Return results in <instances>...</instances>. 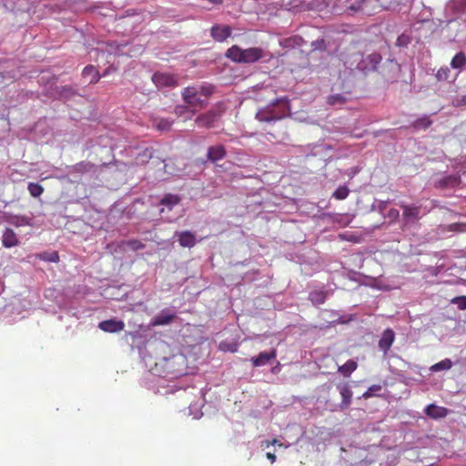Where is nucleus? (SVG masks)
<instances>
[{"mask_svg": "<svg viewBox=\"0 0 466 466\" xmlns=\"http://www.w3.org/2000/svg\"><path fill=\"white\" fill-rule=\"evenodd\" d=\"M290 115V99L288 96H280L271 100L266 106L259 108L255 118L259 122L274 124Z\"/></svg>", "mask_w": 466, "mask_h": 466, "instance_id": "nucleus-2", "label": "nucleus"}, {"mask_svg": "<svg viewBox=\"0 0 466 466\" xmlns=\"http://www.w3.org/2000/svg\"><path fill=\"white\" fill-rule=\"evenodd\" d=\"M402 208V221L403 226H410L416 224L422 217L421 208L417 205H408L400 203Z\"/></svg>", "mask_w": 466, "mask_h": 466, "instance_id": "nucleus-7", "label": "nucleus"}, {"mask_svg": "<svg viewBox=\"0 0 466 466\" xmlns=\"http://www.w3.org/2000/svg\"><path fill=\"white\" fill-rule=\"evenodd\" d=\"M40 259L47 262H58L59 261V255L56 251L53 252H44L39 255Z\"/></svg>", "mask_w": 466, "mask_h": 466, "instance_id": "nucleus-42", "label": "nucleus"}, {"mask_svg": "<svg viewBox=\"0 0 466 466\" xmlns=\"http://www.w3.org/2000/svg\"><path fill=\"white\" fill-rule=\"evenodd\" d=\"M382 56L378 52L365 54L354 52L346 56L344 66L351 72H358L362 76L375 72L381 63Z\"/></svg>", "mask_w": 466, "mask_h": 466, "instance_id": "nucleus-3", "label": "nucleus"}, {"mask_svg": "<svg viewBox=\"0 0 466 466\" xmlns=\"http://www.w3.org/2000/svg\"><path fill=\"white\" fill-rule=\"evenodd\" d=\"M19 243L18 238L15 231L10 228H6L2 235V244L5 248H10L13 247L17 246Z\"/></svg>", "mask_w": 466, "mask_h": 466, "instance_id": "nucleus-26", "label": "nucleus"}, {"mask_svg": "<svg viewBox=\"0 0 466 466\" xmlns=\"http://www.w3.org/2000/svg\"><path fill=\"white\" fill-rule=\"evenodd\" d=\"M127 246L134 251L141 250L146 248V245L138 239H129L127 241Z\"/></svg>", "mask_w": 466, "mask_h": 466, "instance_id": "nucleus-44", "label": "nucleus"}, {"mask_svg": "<svg viewBox=\"0 0 466 466\" xmlns=\"http://www.w3.org/2000/svg\"><path fill=\"white\" fill-rule=\"evenodd\" d=\"M176 317V312L168 308L163 309L151 319L152 326H163L169 324Z\"/></svg>", "mask_w": 466, "mask_h": 466, "instance_id": "nucleus-14", "label": "nucleus"}, {"mask_svg": "<svg viewBox=\"0 0 466 466\" xmlns=\"http://www.w3.org/2000/svg\"><path fill=\"white\" fill-rule=\"evenodd\" d=\"M207 160L206 162H210L212 164H216L218 161L224 159L227 157V149L222 144H216L213 146H209L207 148Z\"/></svg>", "mask_w": 466, "mask_h": 466, "instance_id": "nucleus-10", "label": "nucleus"}, {"mask_svg": "<svg viewBox=\"0 0 466 466\" xmlns=\"http://www.w3.org/2000/svg\"><path fill=\"white\" fill-rule=\"evenodd\" d=\"M110 68L106 69L103 74H101V77L106 76L109 74Z\"/></svg>", "mask_w": 466, "mask_h": 466, "instance_id": "nucleus-56", "label": "nucleus"}, {"mask_svg": "<svg viewBox=\"0 0 466 466\" xmlns=\"http://www.w3.org/2000/svg\"><path fill=\"white\" fill-rule=\"evenodd\" d=\"M96 172V166L89 161H81L72 166L66 167V174L68 179L76 183L86 174H93Z\"/></svg>", "mask_w": 466, "mask_h": 466, "instance_id": "nucleus-5", "label": "nucleus"}, {"mask_svg": "<svg viewBox=\"0 0 466 466\" xmlns=\"http://www.w3.org/2000/svg\"><path fill=\"white\" fill-rule=\"evenodd\" d=\"M219 117L220 114L218 111L210 109L198 116L195 123L199 127L211 128L215 127V124L218 122Z\"/></svg>", "mask_w": 466, "mask_h": 466, "instance_id": "nucleus-9", "label": "nucleus"}, {"mask_svg": "<svg viewBox=\"0 0 466 466\" xmlns=\"http://www.w3.org/2000/svg\"><path fill=\"white\" fill-rule=\"evenodd\" d=\"M448 9L454 15H461L466 12V0H451Z\"/></svg>", "mask_w": 466, "mask_h": 466, "instance_id": "nucleus-30", "label": "nucleus"}, {"mask_svg": "<svg viewBox=\"0 0 466 466\" xmlns=\"http://www.w3.org/2000/svg\"><path fill=\"white\" fill-rule=\"evenodd\" d=\"M151 79L157 88L175 87L178 85L177 78L169 73L156 72Z\"/></svg>", "mask_w": 466, "mask_h": 466, "instance_id": "nucleus-8", "label": "nucleus"}, {"mask_svg": "<svg viewBox=\"0 0 466 466\" xmlns=\"http://www.w3.org/2000/svg\"><path fill=\"white\" fill-rule=\"evenodd\" d=\"M5 221L15 227L32 226L33 218L24 215H14L6 213L5 215Z\"/></svg>", "mask_w": 466, "mask_h": 466, "instance_id": "nucleus-22", "label": "nucleus"}, {"mask_svg": "<svg viewBox=\"0 0 466 466\" xmlns=\"http://www.w3.org/2000/svg\"><path fill=\"white\" fill-rule=\"evenodd\" d=\"M361 170V167L359 166L352 167L344 171V174L347 175L350 179L357 176Z\"/></svg>", "mask_w": 466, "mask_h": 466, "instance_id": "nucleus-51", "label": "nucleus"}, {"mask_svg": "<svg viewBox=\"0 0 466 466\" xmlns=\"http://www.w3.org/2000/svg\"><path fill=\"white\" fill-rule=\"evenodd\" d=\"M309 299L315 306L325 303L327 299V292L322 290H314L309 294Z\"/></svg>", "mask_w": 466, "mask_h": 466, "instance_id": "nucleus-31", "label": "nucleus"}, {"mask_svg": "<svg viewBox=\"0 0 466 466\" xmlns=\"http://www.w3.org/2000/svg\"><path fill=\"white\" fill-rule=\"evenodd\" d=\"M277 353L275 350L269 351H262L258 356L251 359L254 367H262L268 364L271 360L276 359Z\"/></svg>", "mask_w": 466, "mask_h": 466, "instance_id": "nucleus-24", "label": "nucleus"}, {"mask_svg": "<svg viewBox=\"0 0 466 466\" xmlns=\"http://www.w3.org/2000/svg\"><path fill=\"white\" fill-rule=\"evenodd\" d=\"M239 344L237 341L223 340L218 345V350L223 352L235 353L238 350Z\"/></svg>", "mask_w": 466, "mask_h": 466, "instance_id": "nucleus-34", "label": "nucleus"}, {"mask_svg": "<svg viewBox=\"0 0 466 466\" xmlns=\"http://www.w3.org/2000/svg\"><path fill=\"white\" fill-rule=\"evenodd\" d=\"M410 44V36L407 34H401L396 40V45L400 47H407Z\"/></svg>", "mask_w": 466, "mask_h": 466, "instance_id": "nucleus-45", "label": "nucleus"}, {"mask_svg": "<svg viewBox=\"0 0 466 466\" xmlns=\"http://www.w3.org/2000/svg\"><path fill=\"white\" fill-rule=\"evenodd\" d=\"M395 339V333L391 329H386L379 340V348L384 352L390 349Z\"/></svg>", "mask_w": 466, "mask_h": 466, "instance_id": "nucleus-23", "label": "nucleus"}, {"mask_svg": "<svg viewBox=\"0 0 466 466\" xmlns=\"http://www.w3.org/2000/svg\"><path fill=\"white\" fill-rule=\"evenodd\" d=\"M461 175L459 173L454 174H440L436 175L432 178V185L434 187L439 189H453L460 186Z\"/></svg>", "mask_w": 466, "mask_h": 466, "instance_id": "nucleus-6", "label": "nucleus"}, {"mask_svg": "<svg viewBox=\"0 0 466 466\" xmlns=\"http://www.w3.org/2000/svg\"><path fill=\"white\" fill-rule=\"evenodd\" d=\"M123 339L128 344L130 345L131 347H137L138 348V350H139V354L140 356L144 359H147L146 356H144V352H143V349L141 348V344L143 343L144 341V337L143 335L141 334L140 331L138 330H136V331H131V332H127L125 335H124V338Z\"/></svg>", "mask_w": 466, "mask_h": 466, "instance_id": "nucleus-16", "label": "nucleus"}, {"mask_svg": "<svg viewBox=\"0 0 466 466\" xmlns=\"http://www.w3.org/2000/svg\"><path fill=\"white\" fill-rule=\"evenodd\" d=\"M400 71V66L393 60H389L383 67V76L388 82L393 83L397 81Z\"/></svg>", "mask_w": 466, "mask_h": 466, "instance_id": "nucleus-19", "label": "nucleus"}, {"mask_svg": "<svg viewBox=\"0 0 466 466\" xmlns=\"http://www.w3.org/2000/svg\"><path fill=\"white\" fill-rule=\"evenodd\" d=\"M154 150L152 147H146L141 153H139V157H141L142 162H147L149 159L153 157Z\"/></svg>", "mask_w": 466, "mask_h": 466, "instance_id": "nucleus-50", "label": "nucleus"}, {"mask_svg": "<svg viewBox=\"0 0 466 466\" xmlns=\"http://www.w3.org/2000/svg\"><path fill=\"white\" fill-rule=\"evenodd\" d=\"M75 96H79L76 85H66L59 86L58 92L55 93V100H69Z\"/></svg>", "mask_w": 466, "mask_h": 466, "instance_id": "nucleus-17", "label": "nucleus"}, {"mask_svg": "<svg viewBox=\"0 0 466 466\" xmlns=\"http://www.w3.org/2000/svg\"><path fill=\"white\" fill-rule=\"evenodd\" d=\"M376 199L377 198L374 199L373 203L370 206V211H377V202H376Z\"/></svg>", "mask_w": 466, "mask_h": 466, "instance_id": "nucleus-55", "label": "nucleus"}, {"mask_svg": "<svg viewBox=\"0 0 466 466\" xmlns=\"http://www.w3.org/2000/svg\"><path fill=\"white\" fill-rule=\"evenodd\" d=\"M337 390L341 396V402L339 404L340 410H345L351 404L352 390L348 383L340 382L337 384Z\"/></svg>", "mask_w": 466, "mask_h": 466, "instance_id": "nucleus-13", "label": "nucleus"}, {"mask_svg": "<svg viewBox=\"0 0 466 466\" xmlns=\"http://www.w3.org/2000/svg\"><path fill=\"white\" fill-rule=\"evenodd\" d=\"M371 1L372 0H345V11L351 15L359 12L369 15L366 8Z\"/></svg>", "mask_w": 466, "mask_h": 466, "instance_id": "nucleus-11", "label": "nucleus"}, {"mask_svg": "<svg viewBox=\"0 0 466 466\" xmlns=\"http://www.w3.org/2000/svg\"><path fill=\"white\" fill-rule=\"evenodd\" d=\"M81 76L87 80L88 85H95L101 79V74L93 65L86 66L82 70Z\"/></svg>", "mask_w": 466, "mask_h": 466, "instance_id": "nucleus-20", "label": "nucleus"}, {"mask_svg": "<svg viewBox=\"0 0 466 466\" xmlns=\"http://www.w3.org/2000/svg\"><path fill=\"white\" fill-rule=\"evenodd\" d=\"M27 189L33 198H39L44 192V187L39 183L35 182H29Z\"/></svg>", "mask_w": 466, "mask_h": 466, "instance_id": "nucleus-38", "label": "nucleus"}, {"mask_svg": "<svg viewBox=\"0 0 466 466\" xmlns=\"http://www.w3.org/2000/svg\"><path fill=\"white\" fill-rule=\"evenodd\" d=\"M207 101L204 100V99H201L198 96H197V99H196V102L195 103H190L189 105L192 106H199L201 108L203 107H206L207 106Z\"/></svg>", "mask_w": 466, "mask_h": 466, "instance_id": "nucleus-53", "label": "nucleus"}, {"mask_svg": "<svg viewBox=\"0 0 466 466\" xmlns=\"http://www.w3.org/2000/svg\"><path fill=\"white\" fill-rule=\"evenodd\" d=\"M451 228L453 231L464 233L466 232V222H458L451 225Z\"/></svg>", "mask_w": 466, "mask_h": 466, "instance_id": "nucleus-52", "label": "nucleus"}, {"mask_svg": "<svg viewBox=\"0 0 466 466\" xmlns=\"http://www.w3.org/2000/svg\"><path fill=\"white\" fill-rule=\"evenodd\" d=\"M377 202V211L382 216L385 214V211L388 206L390 204L391 200H380L376 199Z\"/></svg>", "mask_w": 466, "mask_h": 466, "instance_id": "nucleus-48", "label": "nucleus"}, {"mask_svg": "<svg viewBox=\"0 0 466 466\" xmlns=\"http://www.w3.org/2000/svg\"><path fill=\"white\" fill-rule=\"evenodd\" d=\"M198 96V88L197 86H187L182 91V97L187 105L195 103Z\"/></svg>", "mask_w": 466, "mask_h": 466, "instance_id": "nucleus-28", "label": "nucleus"}, {"mask_svg": "<svg viewBox=\"0 0 466 466\" xmlns=\"http://www.w3.org/2000/svg\"><path fill=\"white\" fill-rule=\"evenodd\" d=\"M383 218H388L390 224L396 222L398 218H400V212L396 208H390L387 213L385 212L384 215H382Z\"/></svg>", "mask_w": 466, "mask_h": 466, "instance_id": "nucleus-43", "label": "nucleus"}, {"mask_svg": "<svg viewBox=\"0 0 466 466\" xmlns=\"http://www.w3.org/2000/svg\"><path fill=\"white\" fill-rule=\"evenodd\" d=\"M349 194V187L346 185H340L332 193V198L337 200H344L348 198Z\"/></svg>", "mask_w": 466, "mask_h": 466, "instance_id": "nucleus-37", "label": "nucleus"}, {"mask_svg": "<svg viewBox=\"0 0 466 466\" xmlns=\"http://www.w3.org/2000/svg\"><path fill=\"white\" fill-rule=\"evenodd\" d=\"M39 83L43 86V95L55 100V93H57L59 89V86L56 85V78L55 76L46 78L43 76L40 77Z\"/></svg>", "mask_w": 466, "mask_h": 466, "instance_id": "nucleus-12", "label": "nucleus"}, {"mask_svg": "<svg viewBox=\"0 0 466 466\" xmlns=\"http://www.w3.org/2000/svg\"><path fill=\"white\" fill-rule=\"evenodd\" d=\"M177 241L181 247L190 248L194 247L197 243L196 236L191 231L185 230L177 232Z\"/></svg>", "mask_w": 466, "mask_h": 466, "instance_id": "nucleus-25", "label": "nucleus"}, {"mask_svg": "<svg viewBox=\"0 0 466 466\" xmlns=\"http://www.w3.org/2000/svg\"><path fill=\"white\" fill-rule=\"evenodd\" d=\"M382 387L380 384H374L368 388V390L361 395L360 398L369 399L377 396L378 392L381 390Z\"/></svg>", "mask_w": 466, "mask_h": 466, "instance_id": "nucleus-41", "label": "nucleus"}, {"mask_svg": "<svg viewBox=\"0 0 466 466\" xmlns=\"http://www.w3.org/2000/svg\"><path fill=\"white\" fill-rule=\"evenodd\" d=\"M267 458L273 463L276 461V456L273 453L268 452Z\"/></svg>", "mask_w": 466, "mask_h": 466, "instance_id": "nucleus-54", "label": "nucleus"}, {"mask_svg": "<svg viewBox=\"0 0 466 466\" xmlns=\"http://www.w3.org/2000/svg\"><path fill=\"white\" fill-rule=\"evenodd\" d=\"M98 328L105 332L116 333L125 329V322L116 319H106L98 323Z\"/></svg>", "mask_w": 466, "mask_h": 466, "instance_id": "nucleus-15", "label": "nucleus"}, {"mask_svg": "<svg viewBox=\"0 0 466 466\" xmlns=\"http://www.w3.org/2000/svg\"><path fill=\"white\" fill-rule=\"evenodd\" d=\"M312 50L325 51L327 49V44L324 39H317L311 42Z\"/></svg>", "mask_w": 466, "mask_h": 466, "instance_id": "nucleus-49", "label": "nucleus"}, {"mask_svg": "<svg viewBox=\"0 0 466 466\" xmlns=\"http://www.w3.org/2000/svg\"><path fill=\"white\" fill-rule=\"evenodd\" d=\"M174 121L170 118L157 117L153 120V127L159 131L170 130Z\"/></svg>", "mask_w": 466, "mask_h": 466, "instance_id": "nucleus-29", "label": "nucleus"}, {"mask_svg": "<svg viewBox=\"0 0 466 466\" xmlns=\"http://www.w3.org/2000/svg\"><path fill=\"white\" fill-rule=\"evenodd\" d=\"M432 124V121L430 119L428 116H423L421 117H419L415 121L412 122L411 127L415 130H420V129H427Z\"/></svg>", "mask_w": 466, "mask_h": 466, "instance_id": "nucleus-35", "label": "nucleus"}, {"mask_svg": "<svg viewBox=\"0 0 466 466\" xmlns=\"http://www.w3.org/2000/svg\"><path fill=\"white\" fill-rule=\"evenodd\" d=\"M179 202L180 198L177 195L173 194H167L160 200V204L167 207L169 209H172Z\"/></svg>", "mask_w": 466, "mask_h": 466, "instance_id": "nucleus-33", "label": "nucleus"}, {"mask_svg": "<svg viewBox=\"0 0 466 466\" xmlns=\"http://www.w3.org/2000/svg\"><path fill=\"white\" fill-rule=\"evenodd\" d=\"M197 87L198 88V95L204 96H211L215 90V86L209 83H203Z\"/></svg>", "mask_w": 466, "mask_h": 466, "instance_id": "nucleus-39", "label": "nucleus"}, {"mask_svg": "<svg viewBox=\"0 0 466 466\" xmlns=\"http://www.w3.org/2000/svg\"><path fill=\"white\" fill-rule=\"evenodd\" d=\"M180 108H181V107H177V113H179V114H180V113H182V111L180 110Z\"/></svg>", "mask_w": 466, "mask_h": 466, "instance_id": "nucleus-57", "label": "nucleus"}, {"mask_svg": "<svg viewBox=\"0 0 466 466\" xmlns=\"http://www.w3.org/2000/svg\"><path fill=\"white\" fill-rule=\"evenodd\" d=\"M186 358L184 355H172L171 357H163L156 361L150 355L148 359L144 358V362L152 375L159 378L176 379L184 374Z\"/></svg>", "mask_w": 466, "mask_h": 466, "instance_id": "nucleus-1", "label": "nucleus"}, {"mask_svg": "<svg viewBox=\"0 0 466 466\" xmlns=\"http://www.w3.org/2000/svg\"><path fill=\"white\" fill-rule=\"evenodd\" d=\"M448 409L436 404H429L424 409V413L433 420L445 418L448 415Z\"/></svg>", "mask_w": 466, "mask_h": 466, "instance_id": "nucleus-21", "label": "nucleus"}, {"mask_svg": "<svg viewBox=\"0 0 466 466\" xmlns=\"http://www.w3.org/2000/svg\"><path fill=\"white\" fill-rule=\"evenodd\" d=\"M231 34L232 30L229 25H214L210 29L211 37L218 42L225 41Z\"/></svg>", "mask_w": 466, "mask_h": 466, "instance_id": "nucleus-18", "label": "nucleus"}, {"mask_svg": "<svg viewBox=\"0 0 466 466\" xmlns=\"http://www.w3.org/2000/svg\"><path fill=\"white\" fill-rule=\"evenodd\" d=\"M451 74V70L448 67H441L438 70L436 74V77L440 81H446L449 79Z\"/></svg>", "mask_w": 466, "mask_h": 466, "instance_id": "nucleus-47", "label": "nucleus"}, {"mask_svg": "<svg viewBox=\"0 0 466 466\" xmlns=\"http://www.w3.org/2000/svg\"><path fill=\"white\" fill-rule=\"evenodd\" d=\"M346 101H347V98L342 94L331 95L328 98V102L331 106H340V105H343Z\"/></svg>", "mask_w": 466, "mask_h": 466, "instance_id": "nucleus-40", "label": "nucleus"}, {"mask_svg": "<svg viewBox=\"0 0 466 466\" xmlns=\"http://www.w3.org/2000/svg\"><path fill=\"white\" fill-rule=\"evenodd\" d=\"M225 56L234 63L253 64L268 56V52L261 47H249L244 49L234 45L227 50Z\"/></svg>", "mask_w": 466, "mask_h": 466, "instance_id": "nucleus-4", "label": "nucleus"}, {"mask_svg": "<svg viewBox=\"0 0 466 466\" xmlns=\"http://www.w3.org/2000/svg\"><path fill=\"white\" fill-rule=\"evenodd\" d=\"M451 303L456 305L461 310L466 309V296L455 297L451 299Z\"/></svg>", "mask_w": 466, "mask_h": 466, "instance_id": "nucleus-46", "label": "nucleus"}, {"mask_svg": "<svg viewBox=\"0 0 466 466\" xmlns=\"http://www.w3.org/2000/svg\"><path fill=\"white\" fill-rule=\"evenodd\" d=\"M450 66L452 69L458 71L457 75L461 73L466 67V54L463 51L456 53L452 57Z\"/></svg>", "mask_w": 466, "mask_h": 466, "instance_id": "nucleus-27", "label": "nucleus"}, {"mask_svg": "<svg viewBox=\"0 0 466 466\" xmlns=\"http://www.w3.org/2000/svg\"><path fill=\"white\" fill-rule=\"evenodd\" d=\"M358 364L353 360H348L343 365L339 367V371L345 377H349L356 370Z\"/></svg>", "mask_w": 466, "mask_h": 466, "instance_id": "nucleus-32", "label": "nucleus"}, {"mask_svg": "<svg viewBox=\"0 0 466 466\" xmlns=\"http://www.w3.org/2000/svg\"><path fill=\"white\" fill-rule=\"evenodd\" d=\"M452 367V361L450 359H444L431 367V371L438 372L441 370H449Z\"/></svg>", "mask_w": 466, "mask_h": 466, "instance_id": "nucleus-36", "label": "nucleus"}]
</instances>
